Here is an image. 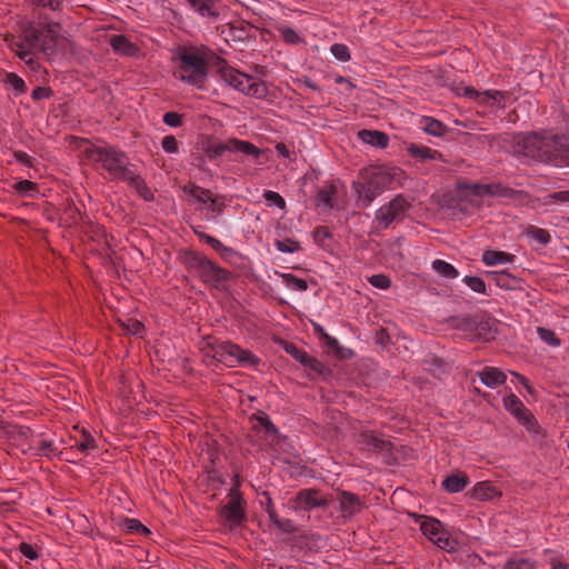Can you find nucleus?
Segmentation results:
<instances>
[{
    "instance_id": "f257e3e1",
    "label": "nucleus",
    "mask_w": 569,
    "mask_h": 569,
    "mask_svg": "<svg viewBox=\"0 0 569 569\" xmlns=\"http://www.w3.org/2000/svg\"><path fill=\"white\" fill-rule=\"evenodd\" d=\"M177 79L189 86L202 89L207 83L209 68L214 69L220 80L246 96L261 99L267 96V87L250 74L242 73L213 53L192 48H182L176 53Z\"/></svg>"
},
{
    "instance_id": "f03ea898",
    "label": "nucleus",
    "mask_w": 569,
    "mask_h": 569,
    "mask_svg": "<svg viewBox=\"0 0 569 569\" xmlns=\"http://www.w3.org/2000/svg\"><path fill=\"white\" fill-rule=\"evenodd\" d=\"M59 31L60 27L56 22L30 20L22 23L20 36H11L7 39V43L17 57L36 71L40 64L34 53L52 54L59 44Z\"/></svg>"
},
{
    "instance_id": "7ed1b4c3",
    "label": "nucleus",
    "mask_w": 569,
    "mask_h": 569,
    "mask_svg": "<svg viewBox=\"0 0 569 569\" xmlns=\"http://www.w3.org/2000/svg\"><path fill=\"white\" fill-rule=\"evenodd\" d=\"M511 152L557 168L569 167V136L517 133L511 139Z\"/></svg>"
},
{
    "instance_id": "20e7f679",
    "label": "nucleus",
    "mask_w": 569,
    "mask_h": 569,
    "mask_svg": "<svg viewBox=\"0 0 569 569\" xmlns=\"http://www.w3.org/2000/svg\"><path fill=\"white\" fill-rule=\"evenodd\" d=\"M84 158L96 167H101L109 172L112 179L130 183L137 190L146 189L144 182L130 169L124 152L112 147H99L88 144L83 150Z\"/></svg>"
},
{
    "instance_id": "39448f33",
    "label": "nucleus",
    "mask_w": 569,
    "mask_h": 569,
    "mask_svg": "<svg viewBox=\"0 0 569 569\" xmlns=\"http://www.w3.org/2000/svg\"><path fill=\"white\" fill-rule=\"evenodd\" d=\"M188 266L201 281L216 288L222 286L230 278V273L226 269L204 256L192 254L188 259Z\"/></svg>"
},
{
    "instance_id": "423d86ee",
    "label": "nucleus",
    "mask_w": 569,
    "mask_h": 569,
    "mask_svg": "<svg viewBox=\"0 0 569 569\" xmlns=\"http://www.w3.org/2000/svg\"><path fill=\"white\" fill-rule=\"evenodd\" d=\"M211 352H213L214 359L223 362L227 367H233L234 363L254 366L259 362L258 358L253 355L230 341H216L211 343Z\"/></svg>"
},
{
    "instance_id": "0eeeda50",
    "label": "nucleus",
    "mask_w": 569,
    "mask_h": 569,
    "mask_svg": "<svg viewBox=\"0 0 569 569\" xmlns=\"http://www.w3.org/2000/svg\"><path fill=\"white\" fill-rule=\"evenodd\" d=\"M389 181L390 178L381 168L373 167L366 170L362 173V181L358 188V200L363 201L365 206H368L375 198L382 193Z\"/></svg>"
},
{
    "instance_id": "6e6552de",
    "label": "nucleus",
    "mask_w": 569,
    "mask_h": 569,
    "mask_svg": "<svg viewBox=\"0 0 569 569\" xmlns=\"http://www.w3.org/2000/svg\"><path fill=\"white\" fill-rule=\"evenodd\" d=\"M228 498V502L220 507L219 516L226 527L233 529L246 519L244 500L237 483L229 489Z\"/></svg>"
},
{
    "instance_id": "1a4fd4ad",
    "label": "nucleus",
    "mask_w": 569,
    "mask_h": 569,
    "mask_svg": "<svg viewBox=\"0 0 569 569\" xmlns=\"http://www.w3.org/2000/svg\"><path fill=\"white\" fill-rule=\"evenodd\" d=\"M226 152H242L252 158H259L261 153L259 148L252 142L237 138L229 139L227 142L210 143L206 150L207 157L211 161L218 160Z\"/></svg>"
},
{
    "instance_id": "9d476101",
    "label": "nucleus",
    "mask_w": 569,
    "mask_h": 569,
    "mask_svg": "<svg viewBox=\"0 0 569 569\" xmlns=\"http://www.w3.org/2000/svg\"><path fill=\"white\" fill-rule=\"evenodd\" d=\"M330 501L326 495L316 489H302L289 499L288 507L295 512H309L313 509L327 510Z\"/></svg>"
},
{
    "instance_id": "9b49d317",
    "label": "nucleus",
    "mask_w": 569,
    "mask_h": 569,
    "mask_svg": "<svg viewBox=\"0 0 569 569\" xmlns=\"http://www.w3.org/2000/svg\"><path fill=\"white\" fill-rule=\"evenodd\" d=\"M409 207V202L406 201L403 197H396L376 211V222L378 227L388 228L392 222L402 221Z\"/></svg>"
},
{
    "instance_id": "f8f14e48",
    "label": "nucleus",
    "mask_w": 569,
    "mask_h": 569,
    "mask_svg": "<svg viewBox=\"0 0 569 569\" xmlns=\"http://www.w3.org/2000/svg\"><path fill=\"white\" fill-rule=\"evenodd\" d=\"M390 449L391 442L372 431L363 430L358 435V450L362 451L367 458L388 452Z\"/></svg>"
},
{
    "instance_id": "ddd939ff",
    "label": "nucleus",
    "mask_w": 569,
    "mask_h": 569,
    "mask_svg": "<svg viewBox=\"0 0 569 569\" xmlns=\"http://www.w3.org/2000/svg\"><path fill=\"white\" fill-rule=\"evenodd\" d=\"M465 97L473 99L481 106H497L500 109H505L506 93L499 90H486L478 91L472 88L465 89Z\"/></svg>"
},
{
    "instance_id": "4468645a",
    "label": "nucleus",
    "mask_w": 569,
    "mask_h": 569,
    "mask_svg": "<svg viewBox=\"0 0 569 569\" xmlns=\"http://www.w3.org/2000/svg\"><path fill=\"white\" fill-rule=\"evenodd\" d=\"M465 97L473 99L481 106H497L500 109H505L506 93L499 90H486L478 91L472 88L465 89Z\"/></svg>"
},
{
    "instance_id": "2eb2a0df",
    "label": "nucleus",
    "mask_w": 569,
    "mask_h": 569,
    "mask_svg": "<svg viewBox=\"0 0 569 569\" xmlns=\"http://www.w3.org/2000/svg\"><path fill=\"white\" fill-rule=\"evenodd\" d=\"M338 182H327L315 197V206L322 211H329L338 206Z\"/></svg>"
},
{
    "instance_id": "dca6fc26",
    "label": "nucleus",
    "mask_w": 569,
    "mask_h": 569,
    "mask_svg": "<svg viewBox=\"0 0 569 569\" xmlns=\"http://www.w3.org/2000/svg\"><path fill=\"white\" fill-rule=\"evenodd\" d=\"M312 328L316 336L320 338L325 348H327V352L337 356L338 359H349L351 357L352 351L340 347L338 340L325 332L319 323L312 322Z\"/></svg>"
},
{
    "instance_id": "f3484780",
    "label": "nucleus",
    "mask_w": 569,
    "mask_h": 569,
    "mask_svg": "<svg viewBox=\"0 0 569 569\" xmlns=\"http://www.w3.org/2000/svg\"><path fill=\"white\" fill-rule=\"evenodd\" d=\"M407 152L412 158L420 162L426 161H443V154L430 149L429 147L425 144H420L417 142H410L407 146Z\"/></svg>"
},
{
    "instance_id": "a211bd4d",
    "label": "nucleus",
    "mask_w": 569,
    "mask_h": 569,
    "mask_svg": "<svg viewBox=\"0 0 569 569\" xmlns=\"http://www.w3.org/2000/svg\"><path fill=\"white\" fill-rule=\"evenodd\" d=\"M114 53L124 57H137L139 48L137 44L131 43L127 36L112 34L108 40Z\"/></svg>"
},
{
    "instance_id": "6ab92c4d",
    "label": "nucleus",
    "mask_w": 569,
    "mask_h": 569,
    "mask_svg": "<svg viewBox=\"0 0 569 569\" xmlns=\"http://www.w3.org/2000/svg\"><path fill=\"white\" fill-rule=\"evenodd\" d=\"M480 381L490 389L503 385L507 381V376L500 369L491 366L485 367L482 371L478 373Z\"/></svg>"
},
{
    "instance_id": "aec40b11",
    "label": "nucleus",
    "mask_w": 569,
    "mask_h": 569,
    "mask_svg": "<svg viewBox=\"0 0 569 569\" xmlns=\"http://www.w3.org/2000/svg\"><path fill=\"white\" fill-rule=\"evenodd\" d=\"M500 495L499 489L488 480L478 482L471 492V497L479 501H491Z\"/></svg>"
},
{
    "instance_id": "412c9836",
    "label": "nucleus",
    "mask_w": 569,
    "mask_h": 569,
    "mask_svg": "<svg viewBox=\"0 0 569 569\" xmlns=\"http://www.w3.org/2000/svg\"><path fill=\"white\" fill-rule=\"evenodd\" d=\"M358 139L373 148L385 149L388 144V136L382 131L362 129L358 131Z\"/></svg>"
},
{
    "instance_id": "4be33fe9",
    "label": "nucleus",
    "mask_w": 569,
    "mask_h": 569,
    "mask_svg": "<svg viewBox=\"0 0 569 569\" xmlns=\"http://www.w3.org/2000/svg\"><path fill=\"white\" fill-rule=\"evenodd\" d=\"M419 528L421 533L430 541L448 532L442 522L433 518H422V520H420Z\"/></svg>"
},
{
    "instance_id": "5701e85b",
    "label": "nucleus",
    "mask_w": 569,
    "mask_h": 569,
    "mask_svg": "<svg viewBox=\"0 0 569 569\" xmlns=\"http://www.w3.org/2000/svg\"><path fill=\"white\" fill-rule=\"evenodd\" d=\"M516 257L506 251L488 250L482 252V262L488 267L512 264Z\"/></svg>"
},
{
    "instance_id": "b1692460",
    "label": "nucleus",
    "mask_w": 569,
    "mask_h": 569,
    "mask_svg": "<svg viewBox=\"0 0 569 569\" xmlns=\"http://www.w3.org/2000/svg\"><path fill=\"white\" fill-rule=\"evenodd\" d=\"M470 482L466 473L448 475L442 481V486L447 492L455 493L462 491Z\"/></svg>"
},
{
    "instance_id": "393cba45",
    "label": "nucleus",
    "mask_w": 569,
    "mask_h": 569,
    "mask_svg": "<svg viewBox=\"0 0 569 569\" xmlns=\"http://www.w3.org/2000/svg\"><path fill=\"white\" fill-rule=\"evenodd\" d=\"M503 406L517 420L531 413V411L525 407L521 399L513 393H509L503 398Z\"/></svg>"
},
{
    "instance_id": "a878e982",
    "label": "nucleus",
    "mask_w": 569,
    "mask_h": 569,
    "mask_svg": "<svg viewBox=\"0 0 569 569\" xmlns=\"http://www.w3.org/2000/svg\"><path fill=\"white\" fill-rule=\"evenodd\" d=\"M251 421L254 430L263 431L268 437H278V428L271 422L268 415H253Z\"/></svg>"
},
{
    "instance_id": "bb28decb",
    "label": "nucleus",
    "mask_w": 569,
    "mask_h": 569,
    "mask_svg": "<svg viewBox=\"0 0 569 569\" xmlns=\"http://www.w3.org/2000/svg\"><path fill=\"white\" fill-rule=\"evenodd\" d=\"M469 194L476 198H482L487 196H507V189L496 184H472L469 187Z\"/></svg>"
},
{
    "instance_id": "cd10ccee",
    "label": "nucleus",
    "mask_w": 569,
    "mask_h": 569,
    "mask_svg": "<svg viewBox=\"0 0 569 569\" xmlns=\"http://www.w3.org/2000/svg\"><path fill=\"white\" fill-rule=\"evenodd\" d=\"M420 129L431 137H445L448 131V128L442 121L430 117H425L420 120Z\"/></svg>"
},
{
    "instance_id": "c85d7f7f",
    "label": "nucleus",
    "mask_w": 569,
    "mask_h": 569,
    "mask_svg": "<svg viewBox=\"0 0 569 569\" xmlns=\"http://www.w3.org/2000/svg\"><path fill=\"white\" fill-rule=\"evenodd\" d=\"M517 421L526 428L527 432L530 433L536 441H540L545 437L542 427L535 419L532 413L526 415Z\"/></svg>"
},
{
    "instance_id": "c756f323",
    "label": "nucleus",
    "mask_w": 569,
    "mask_h": 569,
    "mask_svg": "<svg viewBox=\"0 0 569 569\" xmlns=\"http://www.w3.org/2000/svg\"><path fill=\"white\" fill-rule=\"evenodd\" d=\"M517 421L526 428L527 432L530 433L536 441H540L545 437L542 427L535 419L532 413L526 415Z\"/></svg>"
},
{
    "instance_id": "7c9ffc66",
    "label": "nucleus",
    "mask_w": 569,
    "mask_h": 569,
    "mask_svg": "<svg viewBox=\"0 0 569 569\" xmlns=\"http://www.w3.org/2000/svg\"><path fill=\"white\" fill-rule=\"evenodd\" d=\"M207 206L206 221H217V217L224 211L226 199L222 196H216Z\"/></svg>"
},
{
    "instance_id": "2f4dec72",
    "label": "nucleus",
    "mask_w": 569,
    "mask_h": 569,
    "mask_svg": "<svg viewBox=\"0 0 569 569\" xmlns=\"http://www.w3.org/2000/svg\"><path fill=\"white\" fill-rule=\"evenodd\" d=\"M431 268H433L435 272L443 277L445 279L452 280L460 274L451 263H448L442 259H436L435 261H432Z\"/></svg>"
},
{
    "instance_id": "473e14b6",
    "label": "nucleus",
    "mask_w": 569,
    "mask_h": 569,
    "mask_svg": "<svg viewBox=\"0 0 569 569\" xmlns=\"http://www.w3.org/2000/svg\"><path fill=\"white\" fill-rule=\"evenodd\" d=\"M356 496L349 492H341L339 496V508L342 517L350 518L355 512Z\"/></svg>"
},
{
    "instance_id": "72a5a7b5",
    "label": "nucleus",
    "mask_w": 569,
    "mask_h": 569,
    "mask_svg": "<svg viewBox=\"0 0 569 569\" xmlns=\"http://www.w3.org/2000/svg\"><path fill=\"white\" fill-rule=\"evenodd\" d=\"M526 236L541 247L549 244L551 240L549 232L539 227H527Z\"/></svg>"
},
{
    "instance_id": "f704fd0d",
    "label": "nucleus",
    "mask_w": 569,
    "mask_h": 569,
    "mask_svg": "<svg viewBox=\"0 0 569 569\" xmlns=\"http://www.w3.org/2000/svg\"><path fill=\"white\" fill-rule=\"evenodd\" d=\"M3 83L9 87L16 94H21L26 91V82L16 73H4Z\"/></svg>"
},
{
    "instance_id": "c9c22d12",
    "label": "nucleus",
    "mask_w": 569,
    "mask_h": 569,
    "mask_svg": "<svg viewBox=\"0 0 569 569\" xmlns=\"http://www.w3.org/2000/svg\"><path fill=\"white\" fill-rule=\"evenodd\" d=\"M300 361L305 367L309 368L316 373H320L322 376L329 373L328 367H326L320 360L312 358L309 355L302 353L300 357Z\"/></svg>"
},
{
    "instance_id": "e433bc0d",
    "label": "nucleus",
    "mask_w": 569,
    "mask_h": 569,
    "mask_svg": "<svg viewBox=\"0 0 569 569\" xmlns=\"http://www.w3.org/2000/svg\"><path fill=\"white\" fill-rule=\"evenodd\" d=\"M277 30L280 37H282L283 41L288 44H301L303 41L301 36H299L295 29H291L284 24L278 26Z\"/></svg>"
},
{
    "instance_id": "4c0bfd02",
    "label": "nucleus",
    "mask_w": 569,
    "mask_h": 569,
    "mask_svg": "<svg viewBox=\"0 0 569 569\" xmlns=\"http://www.w3.org/2000/svg\"><path fill=\"white\" fill-rule=\"evenodd\" d=\"M214 251L218 252L219 257L221 259H223L226 262H228L229 264L236 266L238 260L241 259V256L238 254V252L236 250H233L232 248L226 247L223 244V242L220 243V247L216 248Z\"/></svg>"
},
{
    "instance_id": "58836bf2",
    "label": "nucleus",
    "mask_w": 569,
    "mask_h": 569,
    "mask_svg": "<svg viewBox=\"0 0 569 569\" xmlns=\"http://www.w3.org/2000/svg\"><path fill=\"white\" fill-rule=\"evenodd\" d=\"M193 11L198 12L202 17H216L214 2H190Z\"/></svg>"
},
{
    "instance_id": "ea45409f",
    "label": "nucleus",
    "mask_w": 569,
    "mask_h": 569,
    "mask_svg": "<svg viewBox=\"0 0 569 569\" xmlns=\"http://www.w3.org/2000/svg\"><path fill=\"white\" fill-rule=\"evenodd\" d=\"M262 198L266 199L267 204L276 206L280 210H286V200L277 191L266 190V191H263Z\"/></svg>"
},
{
    "instance_id": "a19ab883",
    "label": "nucleus",
    "mask_w": 569,
    "mask_h": 569,
    "mask_svg": "<svg viewBox=\"0 0 569 569\" xmlns=\"http://www.w3.org/2000/svg\"><path fill=\"white\" fill-rule=\"evenodd\" d=\"M431 542L435 543L436 546H438V548L446 550V551H450V552L455 551L457 548L456 540L448 532L442 536L437 537Z\"/></svg>"
},
{
    "instance_id": "79ce46f5",
    "label": "nucleus",
    "mask_w": 569,
    "mask_h": 569,
    "mask_svg": "<svg viewBox=\"0 0 569 569\" xmlns=\"http://www.w3.org/2000/svg\"><path fill=\"white\" fill-rule=\"evenodd\" d=\"M462 282H465V284L467 287H469L470 290L476 291L478 293H486V291H487L486 282L482 281V279L479 277L467 276V277H463Z\"/></svg>"
},
{
    "instance_id": "37998d69",
    "label": "nucleus",
    "mask_w": 569,
    "mask_h": 569,
    "mask_svg": "<svg viewBox=\"0 0 569 569\" xmlns=\"http://www.w3.org/2000/svg\"><path fill=\"white\" fill-rule=\"evenodd\" d=\"M495 327V320L491 318H482L477 322V332L480 337L490 336L491 333L496 332Z\"/></svg>"
},
{
    "instance_id": "c03bdc74",
    "label": "nucleus",
    "mask_w": 569,
    "mask_h": 569,
    "mask_svg": "<svg viewBox=\"0 0 569 569\" xmlns=\"http://www.w3.org/2000/svg\"><path fill=\"white\" fill-rule=\"evenodd\" d=\"M506 569H536V566L529 558H511L507 561Z\"/></svg>"
},
{
    "instance_id": "a18cd8bd",
    "label": "nucleus",
    "mask_w": 569,
    "mask_h": 569,
    "mask_svg": "<svg viewBox=\"0 0 569 569\" xmlns=\"http://www.w3.org/2000/svg\"><path fill=\"white\" fill-rule=\"evenodd\" d=\"M72 448H76L77 451L87 455L89 451L96 449V441L91 435L84 433L82 440L77 441Z\"/></svg>"
},
{
    "instance_id": "49530a36",
    "label": "nucleus",
    "mask_w": 569,
    "mask_h": 569,
    "mask_svg": "<svg viewBox=\"0 0 569 569\" xmlns=\"http://www.w3.org/2000/svg\"><path fill=\"white\" fill-rule=\"evenodd\" d=\"M367 280L371 286H373L375 288L380 289V290L389 289L390 284H391L390 279L382 273H378V274L368 277Z\"/></svg>"
},
{
    "instance_id": "de8ad7c7",
    "label": "nucleus",
    "mask_w": 569,
    "mask_h": 569,
    "mask_svg": "<svg viewBox=\"0 0 569 569\" xmlns=\"http://www.w3.org/2000/svg\"><path fill=\"white\" fill-rule=\"evenodd\" d=\"M287 287L291 290L306 291L307 282L303 279L297 278L293 274H284Z\"/></svg>"
},
{
    "instance_id": "09e8293b",
    "label": "nucleus",
    "mask_w": 569,
    "mask_h": 569,
    "mask_svg": "<svg viewBox=\"0 0 569 569\" xmlns=\"http://www.w3.org/2000/svg\"><path fill=\"white\" fill-rule=\"evenodd\" d=\"M276 247L279 252H286V253H293V252H297L299 249L298 242L293 241L291 239L278 240L276 242Z\"/></svg>"
},
{
    "instance_id": "8fccbe9b",
    "label": "nucleus",
    "mask_w": 569,
    "mask_h": 569,
    "mask_svg": "<svg viewBox=\"0 0 569 569\" xmlns=\"http://www.w3.org/2000/svg\"><path fill=\"white\" fill-rule=\"evenodd\" d=\"M331 53L336 59L340 61H347L350 59V51L346 44L342 43H333L331 46Z\"/></svg>"
},
{
    "instance_id": "3c124183",
    "label": "nucleus",
    "mask_w": 569,
    "mask_h": 569,
    "mask_svg": "<svg viewBox=\"0 0 569 569\" xmlns=\"http://www.w3.org/2000/svg\"><path fill=\"white\" fill-rule=\"evenodd\" d=\"M14 189L22 196H31L36 191V183L29 180L16 182Z\"/></svg>"
},
{
    "instance_id": "603ef678",
    "label": "nucleus",
    "mask_w": 569,
    "mask_h": 569,
    "mask_svg": "<svg viewBox=\"0 0 569 569\" xmlns=\"http://www.w3.org/2000/svg\"><path fill=\"white\" fill-rule=\"evenodd\" d=\"M538 335L541 340L549 343L550 346L559 345V340H558L557 336H555V333L548 328L539 327Z\"/></svg>"
},
{
    "instance_id": "864d4df0",
    "label": "nucleus",
    "mask_w": 569,
    "mask_h": 569,
    "mask_svg": "<svg viewBox=\"0 0 569 569\" xmlns=\"http://www.w3.org/2000/svg\"><path fill=\"white\" fill-rule=\"evenodd\" d=\"M162 149L169 153L179 152V143L177 142L174 136H164L162 139Z\"/></svg>"
},
{
    "instance_id": "5fc2aeb1",
    "label": "nucleus",
    "mask_w": 569,
    "mask_h": 569,
    "mask_svg": "<svg viewBox=\"0 0 569 569\" xmlns=\"http://www.w3.org/2000/svg\"><path fill=\"white\" fill-rule=\"evenodd\" d=\"M163 122L171 128H178L182 123V117L180 113L167 112L163 114Z\"/></svg>"
},
{
    "instance_id": "6e6d98bb",
    "label": "nucleus",
    "mask_w": 569,
    "mask_h": 569,
    "mask_svg": "<svg viewBox=\"0 0 569 569\" xmlns=\"http://www.w3.org/2000/svg\"><path fill=\"white\" fill-rule=\"evenodd\" d=\"M127 528L130 532L149 533V530L137 519H127Z\"/></svg>"
},
{
    "instance_id": "4d7b16f0",
    "label": "nucleus",
    "mask_w": 569,
    "mask_h": 569,
    "mask_svg": "<svg viewBox=\"0 0 569 569\" xmlns=\"http://www.w3.org/2000/svg\"><path fill=\"white\" fill-rule=\"evenodd\" d=\"M52 94V90L49 87H38L32 90L31 98L33 100L49 99Z\"/></svg>"
},
{
    "instance_id": "13d9d810",
    "label": "nucleus",
    "mask_w": 569,
    "mask_h": 569,
    "mask_svg": "<svg viewBox=\"0 0 569 569\" xmlns=\"http://www.w3.org/2000/svg\"><path fill=\"white\" fill-rule=\"evenodd\" d=\"M20 551L24 558L36 560L39 558V553L32 548L30 543L22 542L20 545Z\"/></svg>"
},
{
    "instance_id": "bf43d9fd",
    "label": "nucleus",
    "mask_w": 569,
    "mask_h": 569,
    "mask_svg": "<svg viewBox=\"0 0 569 569\" xmlns=\"http://www.w3.org/2000/svg\"><path fill=\"white\" fill-rule=\"evenodd\" d=\"M276 527L284 533H293L296 531L295 522L290 519H282L278 521Z\"/></svg>"
},
{
    "instance_id": "052dcab7",
    "label": "nucleus",
    "mask_w": 569,
    "mask_h": 569,
    "mask_svg": "<svg viewBox=\"0 0 569 569\" xmlns=\"http://www.w3.org/2000/svg\"><path fill=\"white\" fill-rule=\"evenodd\" d=\"M14 158L18 160V162H21L22 164L27 167H32L34 159L26 153L24 151H16Z\"/></svg>"
},
{
    "instance_id": "680f3d73",
    "label": "nucleus",
    "mask_w": 569,
    "mask_h": 569,
    "mask_svg": "<svg viewBox=\"0 0 569 569\" xmlns=\"http://www.w3.org/2000/svg\"><path fill=\"white\" fill-rule=\"evenodd\" d=\"M204 190L206 189H202L197 184H188L183 187V192L192 198H199V194H203Z\"/></svg>"
},
{
    "instance_id": "e2e57ef3",
    "label": "nucleus",
    "mask_w": 569,
    "mask_h": 569,
    "mask_svg": "<svg viewBox=\"0 0 569 569\" xmlns=\"http://www.w3.org/2000/svg\"><path fill=\"white\" fill-rule=\"evenodd\" d=\"M204 190L206 189H202L197 184H188L183 187V192L192 198H199V194H203Z\"/></svg>"
},
{
    "instance_id": "0e129e2a",
    "label": "nucleus",
    "mask_w": 569,
    "mask_h": 569,
    "mask_svg": "<svg viewBox=\"0 0 569 569\" xmlns=\"http://www.w3.org/2000/svg\"><path fill=\"white\" fill-rule=\"evenodd\" d=\"M198 237L200 240H202L203 242H206L208 246L211 247V249H216V248H219L220 247V241L213 237V236H208L207 233H198Z\"/></svg>"
},
{
    "instance_id": "69168bd1",
    "label": "nucleus",
    "mask_w": 569,
    "mask_h": 569,
    "mask_svg": "<svg viewBox=\"0 0 569 569\" xmlns=\"http://www.w3.org/2000/svg\"><path fill=\"white\" fill-rule=\"evenodd\" d=\"M376 343L381 346V348H385L390 340V337L387 335L385 329H380L376 332Z\"/></svg>"
},
{
    "instance_id": "338daca9",
    "label": "nucleus",
    "mask_w": 569,
    "mask_h": 569,
    "mask_svg": "<svg viewBox=\"0 0 569 569\" xmlns=\"http://www.w3.org/2000/svg\"><path fill=\"white\" fill-rule=\"evenodd\" d=\"M496 282L500 288H509L510 278L506 272H496Z\"/></svg>"
},
{
    "instance_id": "774afa93",
    "label": "nucleus",
    "mask_w": 569,
    "mask_h": 569,
    "mask_svg": "<svg viewBox=\"0 0 569 569\" xmlns=\"http://www.w3.org/2000/svg\"><path fill=\"white\" fill-rule=\"evenodd\" d=\"M550 569H569V563L562 562L556 557H551L548 560Z\"/></svg>"
}]
</instances>
